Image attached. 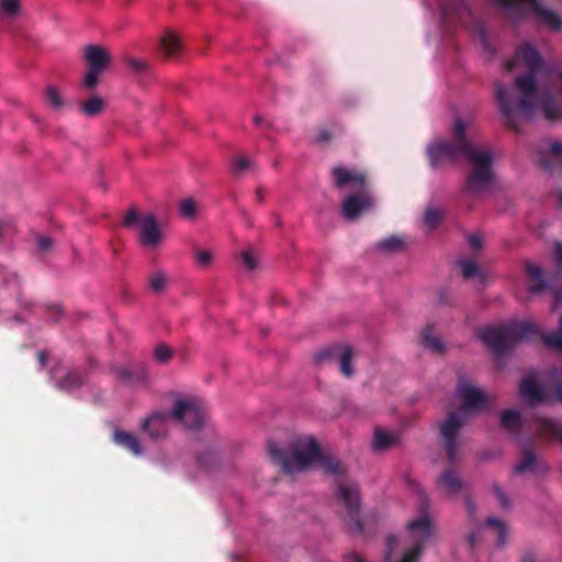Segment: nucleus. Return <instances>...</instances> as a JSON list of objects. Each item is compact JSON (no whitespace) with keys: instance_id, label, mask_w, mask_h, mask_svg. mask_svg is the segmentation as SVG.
I'll use <instances>...</instances> for the list:
<instances>
[{"instance_id":"1","label":"nucleus","mask_w":562,"mask_h":562,"mask_svg":"<svg viewBox=\"0 0 562 562\" xmlns=\"http://www.w3.org/2000/svg\"><path fill=\"white\" fill-rule=\"evenodd\" d=\"M269 460L284 473L296 474L318 465L323 458L322 440L312 432L285 430L266 442Z\"/></svg>"},{"instance_id":"2","label":"nucleus","mask_w":562,"mask_h":562,"mask_svg":"<svg viewBox=\"0 0 562 562\" xmlns=\"http://www.w3.org/2000/svg\"><path fill=\"white\" fill-rule=\"evenodd\" d=\"M495 94L499 109L509 117L528 116L535 111H542L553 116L549 90L538 83L533 76L517 78L514 87L496 83Z\"/></svg>"},{"instance_id":"3","label":"nucleus","mask_w":562,"mask_h":562,"mask_svg":"<svg viewBox=\"0 0 562 562\" xmlns=\"http://www.w3.org/2000/svg\"><path fill=\"white\" fill-rule=\"evenodd\" d=\"M85 70L79 83L87 91H94L113 68V54L102 44L87 43L81 48Z\"/></svg>"},{"instance_id":"4","label":"nucleus","mask_w":562,"mask_h":562,"mask_svg":"<svg viewBox=\"0 0 562 562\" xmlns=\"http://www.w3.org/2000/svg\"><path fill=\"white\" fill-rule=\"evenodd\" d=\"M169 416L171 420L188 431L201 430L207 420L204 402L192 394H176Z\"/></svg>"},{"instance_id":"5","label":"nucleus","mask_w":562,"mask_h":562,"mask_svg":"<svg viewBox=\"0 0 562 562\" xmlns=\"http://www.w3.org/2000/svg\"><path fill=\"white\" fill-rule=\"evenodd\" d=\"M471 164V171L468 177V187L471 191L480 192L491 187L495 181L493 169V153L488 148L472 151L465 155Z\"/></svg>"},{"instance_id":"6","label":"nucleus","mask_w":562,"mask_h":562,"mask_svg":"<svg viewBox=\"0 0 562 562\" xmlns=\"http://www.w3.org/2000/svg\"><path fill=\"white\" fill-rule=\"evenodd\" d=\"M451 140L461 149L462 155L484 148L477 142L474 119L469 113L456 112L450 123Z\"/></svg>"},{"instance_id":"7","label":"nucleus","mask_w":562,"mask_h":562,"mask_svg":"<svg viewBox=\"0 0 562 562\" xmlns=\"http://www.w3.org/2000/svg\"><path fill=\"white\" fill-rule=\"evenodd\" d=\"M496 4L503 8H510L517 3L524 5L530 14L542 25L559 31L562 29L561 18L548 8L542 0H494Z\"/></svg>"},{"instance_id":"8","label":"nucleus","mask_w":562,"mask_h":562,"mask_svg":"<svg viewBox=\"0 0 562 562\" xmlns=\"http://www.w3.org/2000/svg\"><path fill=\"white\" fill-rule=\"evenodd\" d=\"M431 167L440 168L452 162L461 153L452 140L436 138L430 140L425 148Z\"/></svg>"},{"instance_id":"9","label":"nucleus","mask_w":562,"mask_h":562,"mask_svg":"<svg viewBox=\"0 0 562 562\" xmlns=\"http://www.w3.org/2000/svg\"><path fill=\"white\" fill-rule=\"evenodd\" d=\"M137 236L139 244L148 250L158 249L162 245L165 234L156 214L144 213Z\"/></svg>"},{"instance_id":"10","label":"nucleus","mask_w":562,"mask_h":562,"mask_svg":"<svg viewBox=\"0 0 562 562\" xmlns=\"http://www.w3.org/2000/svg\"><path fill=\"white\" fill-rule=\"evenodd\" d=\"M457 397L464 411H479L488 403V395L473 381L464 380L457 389Z\"/></svg>"},{"instance_id":"11","label":"nucleus","mask_w":562,"mask_h":562,"mask_svg":"<svg viewBox=\"0 0 562 562\" xmlns=\"http://www.w3.org/2000/svg\"><path fill=\"white\" fill-rule=\"evenodd\" d=\"M330 177L333 184L338 189H346L348 187L363 188L368 179L366 171L342 164L331 167Z\"/></svg>"},{"instance_id":"12","label":"nucleus","mask_w":562,"mask_h":562,"mask_svg":"<svg viewBox=\"0 0 562 562\" xmlns=\"http://www.w3.org/2000/svg\"><path fill=\"white\" fill-rule=\"evenodd\" d=\"M463 424L464 414L462 412L449 413L439 424L440 436L449 453L454 452L459 432Z\"/></svg>"},{"instance_id":"13","label":"nucleus","mask_w":562,"mask_h":562,"mask_svg":"<svg viewBox=\"0 0 562 562\" xmlns=\"http://www.w3.org/2000/svg\"><path fill=\"white\" fill-rule=\"evenodd\" d=\"M112 372L120 383L127 386L146 387L149 384V372L143 367L114 364Z\"/></svg>"},{"instance_id":"14","label":"nucleus","mask_w":562,"mask_h":562,"mask_svg":"<svg viewBox=\"0 0 562 562\" xmlns=\"http://www.w3.org/2000/svg\"><path fill=\"white\" fill-rule=\"evenodd\" d=\"M373 205V199L368 194H348L341 201L342 216L356 220Z\"/></svg>"},{"instance_id":"15","label":"nucleus","mask_w":562,"mask_h":562,"mask_svg":"<svg viewBox=\"0 0 562 562\" xmlns=\"http://www.w3.org/2000/svg\"><path fill=\"white\" fill-rule=\"evenodd\" d=\"M158 45L166 59H175L182 50L181 35L172 29H166L159 35Z\"/></svg>"},{"instance_id":"16","label":"nucleus","mask_w":562,"mask_h":562,"mask_svg":"<svg viewBox=\"0 0 562 562\" xmlns=\"http://www.w3.org/2000/svg\"><path fill=\"white\" fill-rule=\"evenodd\" d=\"M78 112L88 119L102 115L108 106L106 99L95 92L88 94L86 98L78 101Z\"/></svg>"},{"instance_id":"17","label":"nucleus","mask_w":562,"mask_h":562,"mask_svg":"<svg viewBox=\"0 0 562 562\" xmlns=\"http://www.w3.org/2000/svg\"><path fill=\"white\" fill-rule=\"evenodd\" d=\"M406 529L414 537L427 540L432 537L435 526L430 515L428 513H422L407 521Z\"/></svg>"},{"instance_id":"18","label":"nucleus","mask_w":562,"mask_h":562,"mask_svg":"<svg viewBox=\"0 0 562 562\" xmlns=\"http://www.w3.org/2000/svg\"><path fill=\"white\" fill-rule=\"evenodd\" d=\"M420 345L432 353H443L447 350V345L442 338L437 334L436 327L432 324L424 325L419 330Z\"/></svg>"},{"instance_id":"19","label":"nucleus","mask_w":562,"mask_h":562,"mask_svg":"<svg viewBox=\"0 0 562 562\" xmlns=\"http://www.w3.org/2000/svg\"><path fill=\"white\" fill-rule=\"evenodd\" d=\"M539 56L532 46L526 45L520 48L513 61L508 64L509 68L518 70H533L539 64Z\"/></svg>"},{"instance_id":"20","label":"nucleus","mask_w":562,"mask_h":562,"mask_svg":"<svg viewBox=\"0 0 562 562\" xmlns=\"http://www.w3.org/2000/svg\"><path fill=\"white\" fill-rule=\"evenodd\" d=\"M386 543V562H416L417 558L419 557V547H411L404 550L401 554H395V547L396 543H398L396 537H389Z\"/></svg>"},{"instance_id":"21","label":"nucleus","mask_w":562,"mask_h":562,"mask_svg":"<svg viewBox=\"0 0 562 562\" xmlns=\"http://www.w3.org/2000/svg\"><path fill=\"white\" fill-rule=\"evenodd\" d=\"M192 257L195 267L201 271H210L215 268L216 251L211 247L200 246L194 248Z\"/></svg>"},{"instance_id":"22","label":"nucleus","mask_w":562,"mask_h":562,"mask_svg":"<svg viewBox=\"0 0 562 562\" xmlns=\"http://www.w3.org/2000/svg\"><path fill=\"white\" fill-rule=\"evenodd\" d=\"M519 395L526 403L536 404L543 400V390L535 379L526 378L519 386Z\"/></svg>"},{"instance_id":"23","label":"nucleus","mask_w":562,"mask_h":562,"mask_svg":"<svg viewBox=\"0 0 562 562\" xmlns=\"http://www.w3.org/2000/svg\"><path fill=\"white\" fill-rule=\"evenodd\" d=\"M114 442L135 457L143 454V447L138 438L128 431L117 430L113 435Z\"/></svg>"},{"instance_id":"24","label":"nucleus","mask_w":562,"mask_h":562,"mask_svg":"<svg viewBox=\"0 0 562 562\" xmlns=\"http://www.w3.org/2000/svg\"><path fill=\"white\" fill-rule=\"evenodd\" d=\"M397 441L398 436L396 432L382 427L374 428L372 438L373 450L384 451L393 447Z\"/></svg>"},{"instance_id":"25","label":"nucleus","mask_w":562,"mask_h":562,"mask_svg":"<svg viewBox=\"0 0 562 562\" xmlns=\"http://www.w3.org/2000/svg\"><path fill=\"white\" fill-rule=\"evenodd\" d=\"M168 418H170L169 412H154L142 420L140 428L150 437L157 438L160 435L158 427L164 425Z\"/></svg>"},{"instance_id":"26","label":"nucleus","mask_w":562,"mask_h":562,"mask_svg":"<svg viewBox=\"0 0 562 562\" xmlns=\"http://www.w3.org/2000/svg\"><path fill=\"white\" fill-rule=\"evenodd\" d=\"M554 311L560 315V328L557 333L543 334L542 339L547 346L562 350V293L557 295Z\"/></svg>"},{"instance_id":"27","label":"nucleus","mask_w":562,"mask_h":562,"mask_svg":"<svg viewBox=\"0 0 562 562\" xmlns=\"http://www.w3.org/2000/svg\"><path fill=\"white\" fill-rule=\"evenodd\" d=\"M438 485L443 493L454 496L462 490L463 483L457 473L447 471L440 476Z\"/></svg>"},{"instance_id":"28","label":"nucleus","mask_w":562,"mask_h":562,"mask_svg":"<svg viewBox=\"0 0 562 562\" xmlns=\"http://www.w3.org/2000/svg\"><path fill=\"white\" fill-rule=\"evenodd\" d=\"M170 278L165 270H155L147 277V283L151 292L158 294L167 290Z\"/></svg>"},{"instance_id":"29","label":"nucleus","mask_w":562,"mask_h":562,"mask_svg":"<svg viewBox=\"0 0 562 562\" xmlns=\"http://www.w3.org/2000/svg\"><path fill=\"white\" fill-rule=\"evenodd\" d=\"M178 209L182 218L194 221L199 214L200 203L194 198L187 196L179 201Z\"/></svg>"},{"instance_id":"30","label":"nucleus","mask_w":562,"mask_h":562,"mask_svg":"<svg viewBox=\"0 0 562 562\" xmlns=\"http://www.w3.org/2000/svg\"><path fill=\"white\" fill-rule=\"evenodd\" d=\"M443 210L437 205L426 206L423 216V223L428 229H435L442 221Z\"/></svg>"},{"instance_id":"31","label":"nucleus","mask_w":562,"mask_h":562,"mask_svg":"<svg viewBox=\"0 0 562 562\" xmlns=\"http://www.w3.org/2000/svg\"><path fill=\"white\" fill-rule=\"evenodd\" d=\"M338 366L345 376H352L355 367L352 363V350L349 347H341L338 350Z\"/></svg>"},{"instance_id":"32","label":"nucleus","mask_w":562,"mask_h":562,"mask_svg":"<svg viewBox=\"0 0 562 562\" xmlns=\"http://www.w3.org/2000/svg\"><path fill=\"white\" fill-rule=\"evenodd\" d=\"M407 240L401 235H390L379 241V248L384 252H394L405 248Z\"/></svg>"},{"instance_id":"33","label":"nucleus","mask_w":562,"mask_h":562,"mask_svg":"<svg viewBox=\"0 0 562 562\" xmlns=\"http://www.w3.org/2000/svg\"><path fill=\"white\" fill-rule=\"evenodd\" d=\"M243 266L248 271H255L260 268V256L254 248H246L239 252Z\"/></svg>"},{"instance_id":"34","label":"nucleus","mask_w":562,"mask_h":562,"mask_svg":"<svg viewBox=\"0 0 562 562\" xmlns=\"http://www.w3.org/2000/svg\"><path fill=\"white\" fill-rule=\"evenodd\" d=\"M173 356V349L167 344H158L153 349V359L160 366H167Z\"/></svg>"},{"instance_id":"35","label":"nucleus","mask_w":562,"mask_h":562,"mask_svg":"<svg viewBox=\"0 0 562 562\" xmlns=\"http://www.w3.org/2000/svg\"><path fill=\"white\" fill-rule=\"evenodd\" d=\"M45 99L48 106L54 112H60L65 106V100L61 97L60 91L54 86H48L46 88Z\"/></svg>"},{"instance_id":"36","label":"nucleus","mask_w":562,"mask_h":562,"mask_svg":"<svg viewBox=\"0 0 562 562\" xmlns=\"http://www.w3.org/2000/svg\"><path fill=\"white\" fill-rule=\"evenodd\" d=\"M232 165L233 173L240 176L254 167V160L245 154H238L233 157Z\"/></svg>"},{"instance_id":"37","label":"nucleus","mask_w":562,"mask_h":562,"mask_svg":"<svg viewBox=\"0 0 562 562\" xmlns=\"http://www.w3.org/2000/svg\"><path fill=\"white\" fill-rule=\"evenodd\" d=\"M21 12L20 0H0V14L7 19H15Z\"/></svg>"},{"instance_id":"38","label":"nucleus","mask_w":562,"mask_h":562,"mask_svg":"<svg viewBox=\"0 0 562 562\" xmlns=\"http://www.w3.org/2000/svg\"><path fill=\"white\" fill-rule=\"evenodd\" d=\"M318 465H321L325 472L330 474H340L345 471V467L339 460L333 457H327L324 452Z\"/></svg>"},{"instance_id":"39","label":"nucleus","mask_w":562,"mask_h":562,"mask_svg":"<svg viewBox=\"0 0 562 562\" xmlns=\"http://www.w3.org/2000/svg\"><path fill=\"white\" fill-rule=\"evenodd\" d=\"M526 273L530 281L532 282L531 289L538 290L541 286L542 282V270L541 268L533 262H527L525 266Z\"/></svg>"},{"instance_id":"40","label":"nucleus","mask_w":562,"mask_h":562,"mask_svg":"<svg viewBox=\"0 0 562 562\" xmlns=\"http://www.w3.org/2000/svg\"><path fill=\"white\" fill-rule=\"evenodd\" d=\"M485 526L487 529H490L496 537H498L499 540H504L505 536L507 533V526L506 524L499 519V518H487L485 521Z\"/></svg>"},{"instance_id":"41","label":"nucleus","mask_w":562,"mask_h":562,"mask_svg":"<svg viewBox=\"0 0 562 562\" xmlns=\"http://www.w3.org/2000/svg\"><path fill=\"white\" fill-rule=\"evenodd\" d=\"M502 425L506 428H515L521 422V415L517 409H505L501 415Z\"/></svg>"},{"instance_id":"42","label":"nucleus","mask_w":562,"mask_h":562,"mask_svg":"<svg viewBox=\"0 0 562 562\" xmlns=\"http://www.w3.org/2000/svg\"><path fill=\"white\" fill-rule=\"evenodd\" d=\"M143 218L144 213H139L136 209L131 207L123 215V225L128 228H132L136 225L138 228L142 225Z\"/></svg>"},{"instance_id":"43","label":"nucleus","mask_w":562,"mask_h":562,"mask_svg":"<svg viewBox=\"0 0 562 562\" xmlns=\"http://www.w3.org/2000/svg\"><path fill=\"white\" fill-rule=\"evenodd\" d=\"M126 65L131 71L137 75L145 74L149 70V64L138 57H127Z\"/></svg>"},{"instance_id":"44","label":"nucleus","mask_w":562,"mask_h":562,"mask_svg":"<svg viewBox=\"0 0 562 562\" xmlns=\"http://www.w3.org/2000/svg\"><path fill=\"white\" fill-rule=\"evenodd\" d=\"M461 270L467 278L482 277L480 267L471 260L463 261L461 263Z\"/></svg>"},{"instance_id":"45","label":"nucleus","mask_w":562,"mask_h":562,"mask_svg":"<svg viewBox=\"0 0 562 562\" xmlns=\"http://www.w3.org/2000/svg\"><path fill=\"white\" fill-rule=\"evenodd\" d=\"M11 283H19V278L13 272H8L4 268L0 267V286H7Z\"/></svg>"},{"instance_id":"46","label":"nucleus","mask_w":562,"mask_h":562,"mask_svg":"<svg viewBox=\"0 0 562 562\" xmlns=\"http://www.w3.org/2000/svg\"><path fill=\"white\" fill-rule=\"evenodd\" d=\"M335 353V348L326 347L323 349L317 350L314 353V360L318 363H322L326 361L327 359L331 358Z\"/></svg>"},{"instance_id":"47","label":"nucleus","mask_w":562,"mask_h":562,"mask_svg":"<svg viewBox=\"0 0 562 562\" xmlns=\"http://www.w3.org/2000/svg\"><path fill=\"white\" fill-rule=\"evenodd\" d=\"M54 245V240L48 236H38L37 237V248L42 252H47L52 249Z\"/></svg>"},{"instance_id":"48","label":"nucleus","mask_w":562,"mask_h":562,"mask_svg":"<svg viewBox=\"0 0 562 562\" xmlns=\"http://www.w3.org/2000/svg\"><path fill=\"white\" fill-rule=\"evenodd\" d=\"M536 462V459L533 456H526L524 458L522 461H520L517 465H516V471L518 472H525L529 469L532 468V465L535 464Z\"/></svg>"},{"instance_id":"49","label":"nucleus","mask_w":562,"mask_h":562,"mask_svg":"<svg viewBox=\"0 0 562 562\" xmlns=\"http://www.w3.org/2000/svg\"><path fill=\"white\" fill-rule=\"evenodd\" d=\"M468 244L471 249L477 250L483 247L484 240H483L482 236H480V235H471L468 238Z\"/></svg>"},{"instance_id":"50","label":"nucleus","mask_w":562,"mask_h":562,"mask_svg":"<svg viewBox=\"0 0 562 562\" xmlns=\"http://www.w3.org/2000/svg\"><path fill=\"white\" fill-rule=\"evenodd\" d=\"M57 389L68 392L70 389V373L67 372L60 381L56 384Z\"/></svg>"},{"instance_id":"51","label":"nucleus","mask_w":562,"mask_h":562,"mask_svg":"<svg viewBox=\"0 0 562 562\" xmlns=\"http://www.w3.org/2000/svg\"><path fill=\"white\" fill-rule=\"evenodd\" d=\"M47 358H48V355H47V352L45 350H40L36 353V359H37L38 364H40L41 368H44L46 366Z\"/></svg>"},{"instance_id":"52","label":"nucleus","mask_w":562,"mask_h":562,"mask_svg":"<svg viewBox=\"0 0 562 562\" xmlns=\"http://www.w3.org/2000/svg\"><path fill=\"white\" fill-rule=\"evenodd\" d=\"M330 138V134L327 131H319L317 133V139L321 142L328 140Z\"/></svg>"},{"instance_id":"53","label":"nucleus","mask_w":562,"mask_h":562,"mask_svg":"<svg viewBox=\"0 0 562 562\" xmlns=\"http://www.w3.org/2000/svg\"><path fill=\"white\" fill-rule=\"evenodd\" d=\"M347 503L352 506L357 504V495L355 493H351L347 499Z\"/></svg>"},{"instance_id":"54","label":"nucleus","mask_w":562,"mask_h":562,"mask_svg":"<svg viewBox=\"0 0 562 562\" xmlns=\"http://www.w3.org/2000/svg\"><path fill=\"white\" fill-rule=\"evenodd\" d=\"M554 249L559 260H562V244H557Z\"/></svg>"},{"instance_id":"55","label":"nucleus","mask_w":562,"mask_h":562,"mask_svg":"<svg viewBox=\"0 0 562 562\" xmlns=\"http://www.w3.org/2000/svg\"><path fill=\"white\" fill-rule=\"evenodd\" d=\"M3 236V224L0 222V239Z\"/></svg>"},{"instance_id":"56","label":"nucleus","mask_w":562,"mask_h":562,"mask_svg":"<svg viewBox=\"0 0 562 562\" xmlns=\"http://www.w3.org/2000/svg\"><path fill=\"white\" fill-rule=\"evenodd\" d=\"M423 541H424V540H422V539H420V541H418V544H415V546H414V547H419V549H420L419 553L422 552V546H420V544H422V542H423Z\"/></svg>"}]
</instances>
